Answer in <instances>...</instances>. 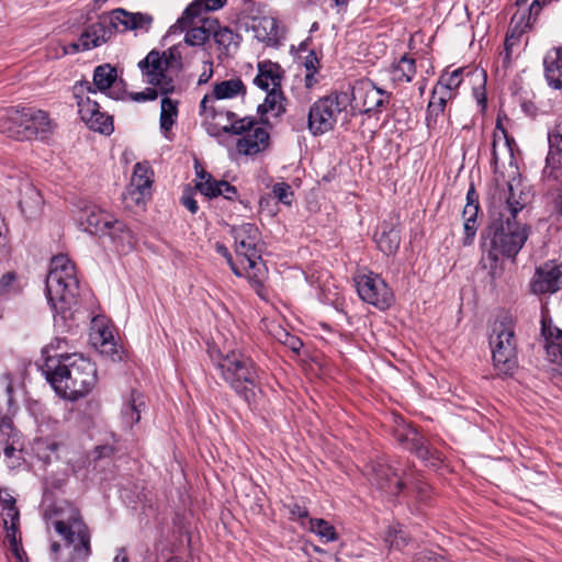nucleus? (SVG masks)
<instances>
[{
	"label": "nucleus",
	"instance_id": "25",
	"mask_svg": "<svg viewBox=\"0 0 562 562\" xmlns=\"http://www.w3.org/2000/svg\"><path fill=\"white\" fill-rule=\"evenodd\" d=\"M247 31L260 42L276 45L278 42L277 21L272 16H251L246 23Z\"/></svg>",
	"mask_w": 562,
	"mask_h": 562
},
{
	"label": "nucleus",
	"instance_id": "29",
	"mask_svg": "<svg viewBox=\"0 0 562 562\" xmlns=\"http://www.w3.org/2000/svg\"><path fill=\"white\" fill-rule=\"evenodd\" d=\"M21 194L19 206L22 214L29 220L36 217L43 203L41 193L29 181H25L22 183Z\"/></svg>",
	"mask_w": 562,
	"mask_h": 562
},
{
	"label": "nucleus",
	"instance_id": "26",
	"mask_svg": "<svg viewBox=\"0 0 562 562\" xmlns=\"http://www.w3.org/2000/svg\"><path fill=\"white\" fill-rule=\"evenodd\" d=\"M83 216L85 218H81L83 229L91 235H98L103 238L115 220L112 215L95 206L86 209Z\"/></svg>",
	"mask_w": 562,
	"mask_h": 562
},
{
	"label": "nucleus",
	"instance_id": "41",
	"mask_svg": "<svg viewBox=\"0 0 562 562\" xmlns=\"http://www.w3.org/2000/svg\"><path fill=\"white\" fill-rule=\"evenodd\" d=\"M525 14L519 16V21L513 26L510 33L507 34L504 43L505 50H518L520 44V37L525 31Z\"/></svg>",
	"mask_w": 562,
	"mask_h": 562
},
{
	"label": "nucleus",
	"instance_id": "57",
	"mask_svg": "<svg viewBox=\"0 0 562 562\" xmlns=\"http://www.w3.org/2000/svg\"><path fill=\"white\" fill-rule=\"evenodd\" d=\"M3 522L5 527L19 526V510L14 506H4L3 508Z\"/></svg>",
	"mask_w": 562,
	"mask_h": 562
},
{
	"label": "nucleus",
	"instance_id": "23",
	"mask_svg": "<svg viewBox=\"0 0 562 562\" xmlns=\"http://www.w3.org/2000/svg\"><path fill=\"white\" fill-rule=\"evenodd\" d=\"M85 91L95 93L89 81H79L74 86V97L77 99L78 111L81 120L88 127L95 125L91 121L92 117L99 115L100 105L97 101L91 100L89 97L83 98Z\"/></svg>",
	"mask_w": 562,
	"mask_h": 562
},
{
	"label": "nucleus",
	"instance_id": "10",
	"mask_svg": "<svg viewBox=\"0 0 562 562\" xmlns=\"http://www.w3.org/2000/svg\"><path fill=\"white\" fill-rule=\"evenodd\" d=\"M231 234L235 240V252L237 256H243L248 262V268L257 270L248 276V280L260 297H263V282L262 272L259 266L261 265V248L258 246L259 229L252 223H244L239 226H234Z\"/></svg>",
	"mask_w": 562,
	"mask_h": 562
},
{
	"label": "nucleus",
	"instance_id": "55",
	"mask_svg": "<svg viewBox=\"0 0 562 562\" xmlns=\"http://www.w3.org/2000/svg\"><path fill=\"white\" fill-rule=\"evenodd\" d=\"M549 0H533L529 7L528 15H525V27H530L531 24L536 21L538 14L542 10L543 5L547 4Z\"/></svg>",
	"mask_w": 562,
	"mask_h": 562
},
{
	"label": "nucleus",
	"instance_id": "9",
	"mask_svg": "<svg viewBox=\"0 0 562 562\" xmlns=\"http://www.w3.org/2000/svg\"><path fill=\"white\" fill-rule=\"evenodd\" d=\"M5 113L7 119L3 120L1 128L14 139L45 138L53 130V122L43 110L9 108Z\"/></svg>",
	"mask_w": 562,
	"mask_h": 562
},
{
	"label": "nucleus",
	"instance_id": "28",
	"mask_svg": "<svg viewBox=\"0 0 562 562\" xmlns=\"http://www.w3.org/2000/svg\"><path fill=\"white\" fill-rule=\"evenodd\" d=\"M269 134L262 127H255L237 142V149L243 155H255L268 146Z\"/></svg>",
	"mask_w": 562,
	"mask_h": 562
},
{
	"label": "nucleus",
	"instance_id": "32",
	"mask_svg": "<svg viewBox=\"0 0 562 562\" xmlns=\"http://www.w3.org/2000/svg\"><path fill=\"white\" fill-rule=\"evenodd\" d=\"M462 74L463 72H442L432 93L439 97L446 95V100L451 99L453 90L462 82Z\"/></svg>",
	"mask_w": 562,
	"mask_h": 562
},
{
	"label": "nucleus",
	"instance_id": "35",
	"mask_svg": "<svg viewBox=\"0 0 562 562\" xmlns=\"http://www.w3.org/2000/svg\"><path fill=\"white\" fill-rule=\"evenodd\" d=\"M178 115L177 102L168 97L161 99L160 105V128L164 132L171 130L175 119Z\"/></svg>",
	"mask_w": 562,
	"mask_h": 562
},
{
	"label": "nucleus",
	"instance_id": "37",
	"mask_svg": "<svg viewBox=\"0 0 562 562\" xmlns=\"http://www.w3.org/2000/svg\"><path fill=\"white\" fill-rule=\"evenodd\" d=\"M446 95L439 97L432 93L427 106L426 123L428 128H435L438 117L442 115L447 104Z\"/></svg>",
	"mask_w": 562,
	"mask_h": 562
},
{
	"label": "nucleus",
	"instance_id": "34",
	"mask_svg": "<svg viewBox=\"0 0 562 562\" xmlns=\"http://www.w3.org/2000/svg\"><path fill=\"white\" fill-rule=\"evenodd\" d=\"M9 445H21V432L10 417L3 416L0 418V448Z\"/></svg>",
	"mask_w": 562,
	"mask_h": 562
},
{
	"label": "nucleus",
	"instance_id": "12",
	"mask_svg": "<svg viewBox=\"0 0 562 562\" xmlns=\"http://www.w3.org/2000/svg\"><path fill=\"white\" fill-rule=\"evenodd\" d=\"M347 94L350 106L360 113L370 114L381 111V108L389 102L390 95L369 79H361L353 85L342 87Z\"/></svg>",
	"mask_w": 562,
	"mask_h": 562
},
{
	"label": "nucleus",
	"instance_id": "46",
	"mask_svg": "<svg viewBox=\"0 0 562 562\" xmlns=\"http://www.w3.org/2000/svg\"><path fill=\"white\" fill-rule=\"evenodd\" d=\"M91 121L97 126L89 128L100 134L110 135L114 130L112 116L101 111H99V115L92 117Z\"/></svg>",
	"mask_w": 562,
	"mask_h": 562
},
{
	"label": "nucleus",
	"instance_id": "31",
	"mask_svg": "<svg viewBox=\"0 0 562 562\" xmlns=\"http://www.w3.org/2000/svg\"><path fill=\"white\" fill-rule=\"evenodd\" d=\"M480 211V205H467L463 209L462 217H463V231L464 236L462 238L463 246H471L474 241L476 231H477V214Z\"/></svg>",
	"mask_w": 562,
	"mask_h": 562
},
{
	"label": "nucleus",
	"instance_id": "52",
	"mask_svg": "<svg viewBox=\"0 0 562 562\" xmlns=\"http://www.w3.org/2000/svg\"><path fill=\"white\" fill-rule=\"evenodd\" d=\"M21 446H22V443L21 445H9V446L2 448L8 467L11 469H14L20 465L21 456L18 451V448Z\"/></svg>",
	"mask_w": 562,
	"mask_h": 562
},
{
	"label": "nucleus",
	"instance_id": "5",
	"mask_svg": "<svg viewBox=\"0 0 562 562\" xmlns=\"http://www.w3.org/2000/svg\"><path fill=\"white\" fill-rule=\"evenodd\" d=\"M211 357L225 382L240 398L250 404L259 386V369L255 361L240 350H232L225 355L218 352L216 357Z\"/></svg>",
	"mask_w": 562,
	"mask_h": 562
},
{
	"label": "nucleus",
	"instance_id": "56",
	"mask_svg": "<svg viewBox=\"0 0 562 562\" xmlns=\"http://www.w3.org/2000/svg\"><path fill=\"white\" fill-rule=\"evenodd\" d=\"M278 339L294 352H299L303 346V342L299 337L290 335L285 330H281Z\"/></svg>",
	"mask_w": 562,
	"mask_h": 562
},
{
	"label": "nucleus",
	"instance_id": "59",
	"mask_svg": "<svg viewBox=\"0 0 562 562\" xmlns=\"http://www.w3.org/2000/svg\"><path fill=\"white\" fill-rule=\"evenodd\" d=\"M221 194L229 201H234L237 196V189L225 180H220Z\"/></svg>",
	"mask_w": 562,
	"mask_h": 562
},
{
	"label": "nucleus",
	"instance_id": "61",
	"mask_svg": "<svg viewBox=\"0 0 562 562\" xmlns=\"http://www.w3.org/2000/svg\"><path fill=\"white\" fill-rule=\"evenodd\" d=\"M288 508L292 519H303L308 517V510L306 507L297 503L290 504Z\"/></svg>",
	"mask_w": 562,
	"mask_h": 562
},
{
	"label": "nucleus",
	"instance_id": "7",
	"mask_svg": "<svg viewBox=\"0 0 562 562\" xmlns=\"http://www.w3.org/2000/svg\"><path fill=\"white\" fill-rule=\"evenodd\" d=\"M139 70H181L183 68H202L213 70L211 55L204 46L191 47L176 44L166 50H150L137 64Z\"/></svg>",
	"mask_w": 562,
	"mask_h": 562
},
{
	"label": "nucleus",
	"instance_id": "13",
	"mask_svg": "<svg viewBox=\"0 0 562 562\" xmlns=\"http://www.w3.org/2000/svg\"><path fill=\"white\" fill-rule=\"evenodd\" d=\"M283 72H257L254 83L267 92L265 102L258 106L261 114L272 113L279 117L285 112V97L281 90Z\"/></svg>",
	"mask_w": 562,
	"mask_h": 562
},
{
	"label": "nucleus",
	"instance_id": "48",
	"mask_svg": "<svg viewBox=\"0 0 562 562\" xmlns=\"http://www.w3.org/2000/svg\"><path fill=\"white\" fill-rule=\"evenodd\" d=\"M195 189L210 199L217 198L221 194L220 181L215 180L213 177L204 181H198Z\"/></svg>",
	"mask_w": 562,
	"mask_h": 562
},
{
	"label": "nucleus",
	"instance_id": "6",
	"mask_svg": "<svg viewBox=\"0 0 562 562\" xmlns=\"http://www.w3.org/2000/svg\"><path fill=\"white\" fill-rule=\"evenodd\" d=\"M47 300L56 314L66 318V313L77 303L79 282L74 263L65 255L55 256L46 277Z\"/></svg>",
	"mask_w": 562,
	"mask_h": 562
},
{
	"label": "nucleus",
	"instance_id": "44",
	"mask_svg": "<svg viewBox=\"0 0 562 562\" xmlns=\"http://www.w3.org/2000/svg\"><path fill=\"white\" fill-rule=\"evenodd\" d=\"M117 79V72H93V82L90 83L97 91L104 92Z\"/></svg>",
	"mask_w": 562,
	"mask_h": 562
},
{
	"label": "nucleus",
	"instance_id": "3",
	"mask_svg": "<svg viewBox=\"0 0 562 562\" xmlns=\"http://www.w3.org/2000/svg\"><path fill=\"white\" fill-rule=\"evenodd\" d=\"M151 24L153 16L147 13H132L124 9H115L100 15L95 23L85 30L77 42L70 44V48L72 52L94 48L108 42L115 32H148Z\"/></svg>",
	"mask_w": 562,
	"mask_h": 562
},
{
	"label": "nucleus",
	"instance_id": "45",
	"mask_svg": "<svg viewBox=\"0 0 562 562\" xmlns=\"http://www.w3.org/2000/svg\"><path fill=\"white\" fill-rule=\"evenodd\" d=\"M385 542L390 546V548H394L400 550L403 548L406 542V535L401 527H391L385 533L384 538Z\"/></svg>",
	"mask_w": 562,
	"mask_h": 562
},
{
	"label": "nucleus",
	"instance_id": "47",
	"mask_svg": "<svg viewBox=\"0 0 562 562\" xmlns=\"http://www.w3.org/2000/svg\"><path fill=\"white\" fill-rule=\"evenodd\" d=\"M544 70H562V46L553 47L543 58Z\"/></svg>",
	"mask_w": 562,
	"mask_h": 562
},
{
	"label": "nucleus",
	"instance_id": "21",
	"mask_svg": "<svg viewBox=\"0 0 562 562\" xmlns=\"http://www.w3.org/2000/svg\"><path fill=\"white\" fill-rule=\"evenodd\" d=\"M378 248L385 255H394L401 245V234L397 220L391 217L383 221L374 233Z\"/></svg>",
	"mask_w": 562,
	"mask_h": 562
},
{
	"label": "nucleus",
	"instance_id": "24",
	"mask_svg": "<svg viewBox=\"0 0 562 562\" xmlns=\"http://www.w3.org/2000/svg\"><path fill=\"white\" fill-rule=\"evenodd\" d=\"M112 244L113 250L117 254L130 252L136 243V238L133 232L122 221L114 220L109 229L105 233Z\"/></svg>",
	"mask_w": 562,
	"mask_h": 562
},
{
	"label": "nucleus",
	"instance_id": "19",
	"mask_svg": "<svg viewBox=\"0 0 562 562\" xmlns=\"http://www.w3.org/2000/svg\"><path fill=\"white\" fill-rule=\"evenodd\" d=\"M549 153L543 168V177L559 180L562 178V117L557 120L555 126L548 134Z\"/></svg>",
	"mask_w": 562,
	"mask_h": 562
},
{
	"label": "nucleus",
	"instance_id": "42",
	"mask_svg": "<svg viewBox=\"0 0 562 562\" xmlns=\"http://www.w3.org/2000/svg\"><path fill=\"white\" fill-rule=\"evenodd\" d=\"M297 60L300 66L305 67V70H317L319 66L315 52L308 48L307 43H302L299 46Z\"/></svg>",
	"mask_w": 562,
	"mask_h": 562
},
{
	"label": "nucleus",
	"instance_id": "54",
	"mask_svg": "<svg viewBox=\"0 0 562 562\" xmlns=\"http://www.w3.org/2000/svg\"><path fill=\"white\" fill-rule=\"evenodd\" d=\"M194 191L192 188L190 187H187L183 189L182 191V195H181V204L188 209L192 214H195L199 210V206H198V202L196 200L194 199Z\"/></svg>",
	"mask_w": 562,
	"mask_h": 562
},
{
	"label": "nucleus",
	"instance_id": "58",
	"mask_svg": "<svg viewBox=\"0 0 562 562\" xmlns=\"http://www.w3.org/2000/svg\"><path fill=\"white\" fill-rule=\"evenodd\" d=\"M214 95H204L200 102V114L204 115L206 119H215L217 112L215 108L211 104L214 100Z\"/></svg>",
	"mask_w": 562,
	"mask_h": 562
},
{
	"label": "nucleus",
	"instance_id": "60",
	"mask_svg": "<svg viewBox=\"0 0 562 562\" xmlns=\"http://www.w3.org/2000/svg\"><path fill=\"white\" fill-rule=\"evenodd\" d=\"M413 562H448L442 557L432 552H419L414 557Z\"/></svg>",
	"mask_w": 562,
	"mask_h": 562
},
{
	"label": "nucleus",
	"instance_id": "17",
	"mask_svg": "<svg viewBox=\"0 0 562 562\" xmlns=\"http://www.w3.org/2000/svg\"><path fill=\"white\" fill-rule=\"evenodd\" d=\"M562 288V263L547 261L536 268L530 282L533 294L555 293Z\"/></svg>",
	"mask_w": 562,
	"mask_h": 562
},
{
	"label": "nucleus",
	"instance_id": "36",
	"mask_svg": "<svg viewBox=\"0 0 562 562\" xmlns=\"http://www.w3.org/2000/svg\"><path fill=\"white\" fill-rule=\"evenodd\" d=\"M22 283L14 271L5 272L0 278V297H9L22 291Z\"/></svg>",
	"mask_w": 562,
	"mask_h": 562
},
{
	"label": "nucleus",
	"instance_id": "53",
	"mask_svg": "<svg viewBox=\"0 0 562 562\" xmlns=\"http://www.w3.org/2000/svg\"><path fill=\"white\" fill-rule=\"evenodd\" d=\"M7 528V540L10 544V549L12 551V553L19 559L21 560L22 557H21V546H20V541L21 539L16 537V531H18V527H5Z\"/></svg>",
	"mask_w": 562,
	"mask_h": 562
},
{
	"label": "nucleus",
	"instance_id": "51",
	"mask_svg": "<svg viewBox=\"0 0 562 562\" xmlns=\"http://www.w3.org/2000/svg\"><path fill=\"white\" fill-rule=\"evenodd\" d=\"M215 42L223 46L225 49H229L232 45H236L235 34L227 27L212 31Z\"/></svg>",
	"mask_w": 562,
	"mask_h": 562
},
{
	"label": "nucleus",
	"instance_id": "63",
	"mask_svg": "<svg viewBox=\"0 0 562 562\" xmlns=\"http://www.w3.org/2000/svg\"><path fill=\"white\" fill-rule=\"evenodd\" d=\"M502 67L504 69L513 66V59L518 57V50H505L501 53Z\"/></svg>",
	"mask_w": 562,
	"mask_h": 562
},
{
	"label": "nucleus",
	"instance_id": "14",
	"mask_svg": "<svg viewBox=\"0 0 562 562\" xmlns=\"http://www.w3.org/2000/svg\"><path fill=\"white\" fill-rule=\"evenodd\" d=\"M507 189V193L499 194L498 198L493 196L490 211L502 213L510 221H522L520 214L531 202V192L520 183L508 182Z\"/></svg>",
	"mask_w": 562,
	"mask_h": 562
},
{
	"label": "nucleus",
	"instance_id": "27",
	"mask_svg": "<svg viewBox=\"0 0 562 562\" xmlns=\"http://www.w3.org/2000/svg\"><path fill=\"white\" fill-rule=\"evenodd\" d=\"M541 336L544 339L547 357L551 362L562 363V330L542 319Z\"/></svg>",
	"mask_w": 562,
	"mask_h": 562
},
{
	"label": "nucleus",
	"instance_id": "1",
	"mask_svg": "<svg viewBox=\"0 0 562 562\" xmlns=\"http://www.w3.org/2000/svg\"><path fill=\"white\" fill-rule=\"evenodd\" d=\"M490 220L481 233L483 255L480 265L495 281L504 271L499 257L516 258L528 239L529 226L522 221H510L495 211H490Z\"/></svg>",
	"mask_w": 562,
	"mask_h": 562
},
{
	"label": "nucleus",
	"instance_id": "16",
	"mask_svg": "<svg viewBox=\"0 0 562 562\" xmlns=\"http://www.w3.org/2000/svg\"><path fill=\"white\" fill-rule=\"evenodd\" d=\"M394 435L400 443L430 465L436 467L441 461V454L411 425L398 426Z\"/></svg>",
	"mask_w": 562,
	"mask_h": 562
},
{
	"label": "nucleus",
	"instance_id": "62",
	"mask_svg": "<svg viewBox=\"0 0 562 562\" xmlns=\"http://www.w3.org/2000/svg\"><path fill=\"white\" fill-rule=\"evenodd\" d=\"M289 122L292 126V130L296 132L303 131L306 126L305 114L301 112L299 114L292 115L289 117Z\"/></svg>",
	"mask_w": 562,
	"mask_h": 562
},
{
	"label": "nucleus",
	"instance_id": "64",
	"mask_svg": "<svg viewBox=\"0 0 562 562\" xmlns=\"http://www.w3.org/2000/svg\"><path fill=\"white\" fill-rule=\"evenodd\" d=\"M546 80L550 87L553 89L562 88V79L560 72H544Z\"/></svg>",
	"mask_w": 562,
	"mask_h": 562
},
{
	"label": "nucleus",
	"instance_id": "38",
	"mask_svg": "<svg viewBox=\"0 0 562 562\" xmlns=\"http://www.w3.org/2000/svg\"><path fill=\"white\" fill-rule=\"evenodd\" d=\"M244 89V85L239 79L225 80L216 83L214 87L215 99H228L237 95Z\"/></svg>",
	"mask_w": 562,
	"mask_h": 562
},
{
	"label": "nucleus",
	"instance_id": "30",
	"mask_svg": "<svg viewBox=\"0 0 562 562\" xmlns=\"http://www.w3.org/2000/svg\"><path fill=\"white\" fill-rule=\"evenodd\" d=\"M225 3L226 0H194L191 4L187 7L178 22L182 26H187L201 14L211 11H217L222 9L225 5Z\"/></svg>",
	"mask_w": 562,
	"mask_h": 562
},
{
	"label": "nucleus",
	"instance_id": "8",
	"mask_svg": "<svg viewBox=\"0 0 562 562\" xmlns=\"http://www.w3.org/2000/svg\"><path fill=\"white\" fill-rule=\"evenodd\" d=\"M349 104L344 88L316 100L306 115V127L310 133L313 136H321L333 131L341 116L347 121Z\"/></svg>",
	"mask_w": 562,
	"mask_h": 562
},
{
	"label": "nucleus",
	"instance_id": "2",
	"mask_svg": "<svg viewBox=\"0 0 562 562\" xmlns=\"http://www.w3.org/2000/svg\"><path fill=\"white\" fill-rule=\"evenodd\" d=\"M56 394L68 401L88 395L97 384V367L79 353L47 356L41 367Z\"/></svg>",
	"mask_w": 562,
	"mask_h": 562
},
{
	"label": "nucleus",
	"instance_id": "39",
	"mask_svg": "<svg viewBox=\"0 0 562 562\" xmlns=\"http://www.w3.org/2000/svg\"><path fill=\"white\" fill-rule=\"evenodd\" d=\"M212 34V30L206 29L205 26L192 27L190 29L184 36V41L182 44H188L191 47L195 46H204V44L209 41Z\"/></svg>",
	"mask_w": 562,
	"mask_h": 562
},
{
	"label": "nucleus",
	"instance_id": "49",
	"mask_svg": "<svg viewBox=\"0 0 562 562\" xmlns=\"http://www.w3.org/2000/svg\"><path fill=\"white\" fill-rule=\"evenodd\" d=\"M254 121L250 119H241L233 122L231 125H225L222 127L223 133H232L235 135L246 134L249 131L254 130Z\"/></svg>",
	"mask_w": 562,
	"mask_h": 562
},
{
	"label": "nucleus",
	"instance_id": "11",
	"mask_svg": "<svg viewBox=\"0 0 562 562\" xmlns=\"http://www.w3.org/2000/svg\"><path fill=\"white\" fill-rule=\"evenodd\" d=\"M492 358L498 374L513 375L518 368L514 329L504 323L495 324L490 337Z\"/></svg>",
	"mask_w": 562,
	"mask_h": 562
},
{
	"label": "nucleus",
	"instance_id": "22",
	"mask_svg": "<svg viewBox=\"0 0 562 562\" xmlns=\"http://www.w3.org/2000/svg\"><path fill=\"white\" fill-rule=\"evenodd\" d=\"M149 173L150 170L148 166H146L145 164L137 162L134 166L131 183L124 195L125 200H131L136 204H139L143 201L145 195L149 193V189L151 186V179Z\"/></svg>",
	"mask_w": 562,
	"mask_h": 562
},
{
	"label": "nucleus",
	"instance_id": "40",
	"mask_svg": "<svg viewBox=\"0 0 562 562\" xmlns=\"http://www.w3.org/2000/svg\"><path fill=\"white\" fill-rule=\"evenodd\" d=\"M311 531L319 536L325 542L336 540L335 528L322 518L310 519Z\"/></svg>",
	"mask_w": 562,
	"mask_h": 562
},
{
	"label": "nucleus",
	"instance_id": "15",
	"mask_svg": "<svg viewBox=\"0 0 562 562\" xmlns=\"http://www.w3.org/2000/svg\"><path fill=\"white\" fill-rule=\"evenodd\" d=\"M356 285L362 301L380 310H385L391 305L392 292L380 276L373 273L360 276Z\"/></svg>",
	"mask_w": 562,
	"mask_h": 562
},
{
	"label": "nucleus",
	"instance_id": "4",
	"mask_svg": "<svg viewBox=\"0 0 562 562\" xmlns=\"http://www.w3.org/2000/svg\"><path fill=\"white\" fill-rule=\"evenodd\" d=\"M47 522L72 547L71 561H86L91 554L90 533L78 509L68 502H58L45 513Z\"/></svg>",
	"mask_w": 562,
	"mask_h": 562
},
{
	"label": "nucleus",
	"instance_id": "43",
	"mask_svg": "<svg viewBox=\"0 0 562 562\" xmlns=\"http://www.w3.org/2000/svg\"><path fill=\"white\" fill-rule=\"evenodd\" d=\"M101 344V353L110 356L113 360L121 359L119 355L116 342L113 339L112 333L108 328H103L99 331Z\"/></svg>",
	"mask_w": 562,
	"mask_h": 562
},
{
	"label": "nucleus",
	"instance_id": "50",
	"mask_svg": "<svg viewBox=\"0 0 562 562\" xmlns=\"http://www.w3.org/2000/svg\"><path fill=\"white\" fill-rule=\"evenodd\" d=\"M272 193L279 202L285 205H291L293 191L290 184L285 182H278L272 187Z\"/></svg>",
	"mask_w": 562,
	"mask_h": 562
},
{
	"label": "nucleus",
	"instance_id": "18",
	"mask_svg": "<svg viewBox=\"0 0 562 562\" xmlns=\"http://www.w3.org/2000/svg\"><path fill=\"white\" fill-rule=\"evenodd\" d=\"M368 479L372 485L391 496H397L405 485L397 469L381 462L370 464Z\"/></svg>",
	"mask_w": 562,
	"mask_h": 562
},
{
	"label": "nucleus",
	"instance_id": "20",
	"mask_svg": "<svg viewBox=\"0 0 562 562\" xmlns=\"http://www.w3.org/2000/svg\"><path fill=\"white\" fill-rule=\"evenodd\" d=\"M170 72H143L144 81L150 85L144 91L134 92L131 94L132 99L136 102L153 101L157 99L158 94H168L173 91V79L169 76Z\"/></svg>",
	"mask_w": 562,
	"mask_h": 562
},
{
	"label": "nucleus",
	"instance_id": "33",
	"mask_svg": "<svg viewBox=\"0 0 562 562\" xmlns=\"http://www.w3.org/2000/svg\"><path fill=\"white\" fill-rule=\"evenodd\" d=\"M142 406H144L142 396L132 394L131 401L122 409V420L126 427L132 428L134 424L139 422Z\"/></svg>",
	"mask_w": 562,
	"mask_h": 562
}]
</instances>
